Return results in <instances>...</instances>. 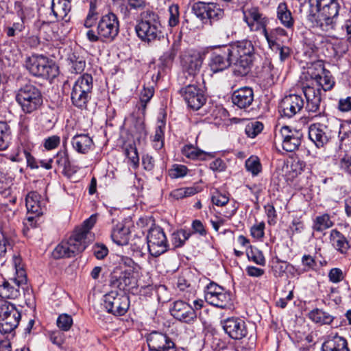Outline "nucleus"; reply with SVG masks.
<instances>
[{"instance_id":"1","label":"nucleus","mask_w":351,"mask_h":351,"mask_svg":"<svg viewBox=\"0 0 351 351\" xmlns=\"http://www.w3.org/2000/svg\"><path fill=\"white\" fill-rule=\"evenodd\" d=\"M234 66V73L238 76H245L251 69L254 47L248 40H243L226 45Z\"/></svg>"},{"instance_id":"2","label":"nucleus","mask_w":351,"mask_h":351,"mask_svg":"<svg viewBox=\"0 0 351 351\" xmlns=\"http://www.w3.org/2000/svg\"><path fill=\"white\" fill-rule=\"evenodd\" d=\"M138 37L143 42L150 43L165 38L164 28L158 14L150 10L140 14L135 26Z\"/></svg>"},{"instance_id":"3","label":"nucleus","mask_w":351,"mask_h":351,"mask_svg":"<svg viewBox=\"0 0 351 351\" xmlns=\"http://www.w3.org/2000/svg\"><path fill=\"white\" fill-rule=\"evenodd\" d=\"M119 26L117 16L112 12H108L101 16L98 21L97 33L90 29L86 32V37L90 42L93 43L112 42L119 34Z\"/></svg>"},{"instance_id":"4","label":"nucleus","mask_w":351,"mask_h":351,"mask_svg":"<svg viewBox=\"0 0 351 351\" xmlns=\"http://www.w3.org/2000/svg\"><path fill=\"white\" fill-rule=\"evenodd\" d=\"M25 67L32 75L44 79L53 80L59 73L55 62L43 55H32L27 58Z\"/></svg>"},{"instance_id":"5","label":"nucleus","mask_w":351,"mask_h":351,"mask_svg":"<svg viewBox=\"0 0 351 351\" xmlns=\"http://www.w3.org/2000/svg\"><path fill=\"white\" fill-rule=\"evenodd\" d=\"M16 101L25 114L38 110L43 101L40 90L31 84H27L18 90Z\"/></svg>"},{"instance_id":"6","label":"nucleus","mask_w":351,"mask_h":351,"mask_svg":"<svg viewBox=\"0 0 351 351\" xmlns=\"http://www.w3.org/2000/svg\"><path fill=\"white\" fill-rule=\"evenodd\" d=\"M205 300L211 305L220 308H228L232 306V294L213 282L206 287Z\"/></svg>"},{"instance_id":"7","label":"nucleus","mask_w":351,"mask_h":351,"mask_svg":"<svg viewBox=\"0 0 351 351\" xmlns=\"http://www.w3.org/2000/svg\"><path fill=\"white\" fill-rule=\"evenodd\" d=\"M21 315L15 306L5 302L0 307V331L7 334L12 332L19 325Z\"/></svg>"},{"instance_id":"8","label":"nucleus","mask_w":351,"mask_h":351,"mask_svg":"<svg viewBox=\"0 0 351 351\" xmlns=\"http://www.w3.org/2000/svg\"><path fill=\"white\" fill-rule=\"evenodd\" d=\"M147 248L149 254L158 257L168 250V243L163 230L160 227H153L147 235Z\"/></svg>"},{"instance_id":"9","label":"nucleus","mask_w":351,"mask_h":351,"mask_svg":"<svg viewBox=\"0 0 351 351\" xmlns=\"http://www.w3.org/2000/svg\"><path fill=\"white\" fill-rule=\"evenodd\" d=\"M104 305L107 311L114 315H123L129 308V297L117 291H110L104 295Z\"/></svg>"},{"instance_id":"10","label":"nucleus","mask_w":351,"mask_h":351,"mask_svg":"<svg viewBox=\"0 0 351 351\" xmlns=\"http://www.w3.org/2000/svg\"><path fill=\"white\" fill-rule=\"evenodd\" d=\"M86 247L73 234L67 241H62L53 250L54 258H70L82 252Z\"/></svg>"},{"instance_id":"11","label":"nucleus","mask_w":351,"mask_h":351,"mask_svg":"<svg viewBox=\"0 0 351 351\" xmlns=\"http://www.w3.org/2000/svg\"><path fill=\"white\" fill-rule=\"evenodd\" d=\"M243 21L247 23L251 32L262 33L267 29L268 18L265 16L258 7H251L243 10Z\"/></svg>"},{"instance_id":"12","label":"nucleus","mask_w":351,"mask_h":351,"mask_svg":"<svg viewBox=\"0 0 351 351\" xmlns=\"http://www.w3.org/2000/svg\"><path fill=\"white\" fill-rule=\"evenodd\" d=\"M282 141V146L284 150L292 152L297 150L302 142V134L300 130L291 129L285 125L280 128L279 133L276 134V138Z\"/></svg>"},{"instance_id":"13","label":"nucleus","mask_w":351,"mask_h":351,"mask_svg":"<svg viewBox=\"0 0 351 351\" xmlns=\"http://www.w3.org/2000/svg\"><path fill=\"white\" fill-rule=\"evenodd\" d=\"M25 202L28 214L34 215H29L26 219L32 227H34L35 224L33 222L35 217L42 215L46 210L45 201L39 193L36 191H31L27 195Z\"/></svg>"},{"instance_id":"14","label":"nucleus","mask_w":351,"mask_h":351,"mask_svg":"<svg viewBox=\"0 0 351 351\" xmlns=\"http://www.w3.org/2000/svg\"><path fill=\"white\" fill-rule=\"evenodd\" d=\"M221 323L226 334L232 339L241 340L247 335L246 324L239 317H228Z\"/></svg>"},{"instance_id":"15","label":"nucleus","mask_w":351,"mask_h":351,"mask_svg":"<svg viewBox=\"0 0 351 351\" xmlns=\"http://www.w3.org/2000/svg\"><path fill=\"white\" fill-rule=\"evenodd\" d=\"M147 342L150 351H176L173 340L162 332H152L147 337Z\"/></svg>"},{"instance_id":"16","label":"nucleus","mask_w":351,"mask_h":351,"mask_svg":"<svg viewBox=\"0 0 351 351\" xmlns=\"http://www.w3.org/2000/svg\"><path fill=\"white\" fill-rule=\"evenodd\" d=\"M180 93L188 106L193 110H199L206 102L203 91L196 85L189 84L181 88Z\"/></svg>"},{"instance_id":"17","label":"nucleus","mask_w":351,"mask_h":351,"mask_svg":"<svg viewBox=\"0 0 351 351\" xmlns=\"http://www.w3.org/2000/svg\"><path fill=\"white\" fill-rule=\"evenodd\" d=\"M304 104L302 96L295 94L287 95L280 102V112L282 117L291 118L301 111Z\"/></svg>"},{"instance_id":"18","label":"nucleus","mask_w":351,"mask_h":351,"mask_svg":"<svg viewBox=\"0 0 351 351\" xmlns=\"http://www.w3.org/2000/svg\"><path fill=\"white\" fill-rule=\"evenodd\" d=\"M171 313L176 319L188 324H193L197 317L195 310L182 300L174 302Z\"/></svg>"},{"instance_id":"19","label":"nucleus","mask_w":351,"mask_h":351,"mask_svg":"<svg viewBox=\"0 0 351 351\" xmlns=\"http://www.w3.org/2000/svg\"><path fill=\"white\" fill-rule=\"evenodd\" d=\"M231 64H233V62L226 45L223 46L219 51L213 52L211 54L209 66L213 73L222 71Z\"/></svg>"},{"instance_id":"20","label":"nucleus","mask_w":351,"mask_h":351,"mask_svg":"<svg viewBox=\"0 0 351 351\" xmlns=\"http://www.w3.org/2000/svg\"><path fill=\"white\" fill-rule=\"evenodd\" d=\"M303 93L306 99V110L309 114L315 113V116L320 114L319 108L322 101L321 88L313 86L303 88Z\"/></svg>"},{"instance_id":"21","label":"nucleus","mask_w":351,"mask_h":351,"mask_svg":"<svg viewBox=\"0 0 351 351\" xmlns=\"http://www.w3.org/2000/svg\"><path fill=\"white\" fill-rule=\"evenodd\" d=\"M308 137L317 147H320L331 138V132L325 125L314 123L309 127Z\"/></svg>"},{"instance_id":"22","label":"nucleus","mask_w":351,"mask_h":351,"mask_svg":"<svg viewBox=\"0 0 351 351\" xmlns=\"http://www.w3.org/2000/svg\"><path fill=\"white\" fill-rule=\"evenodd\" d=\"M97 221V215H92L86 219L82 227L77 228L73 235L86 247L94 239V235L90 232V229L94 226Z\"/></svg>"},{"instance_id":"23","label":"nucleus","mask_w":351,"mask_h":351,"mask_svg":"<svg viewBox=\"0 0 351 351\" xmlns=\"http://www.w3.org/2000/svg\"><path fill=\"white\" fill-rule=\"evenodd\" d=\"M254 101L253 89L244 86L234 90L232 95V101L234 105L241 109L249 107Z\"/></svg>"},{"instance_id":"24","label":"nucleus","mask_w":351,"mask_h":351,"mask_svg":"<svg viewBox=\"0 0 351 351\" xmlns=\"http://www.w3.org/2000/svg\"><path fill=\"white\" fill-rule=\"evenodd\" d=\"M72 0H52L51 11L58 21L68 23L70 16L68 15L71 10Z\"/></svg>"},{"instance_id":"25","label":"nucleus","mask_w":351,"mask_h":351,"mask_svg":"<svg viewBox=\"0 0 351 351\" xmlns=\"http://www.w3.org/2000/svg\"><path fill=\"white\" fill-rule=\"evenodd\" d=\"M182 64L189 75H195L202 66V58L198 53H187L182 58Z\"/></svg>"},{"instance_id":"26","label":"nucleus","mask_w":351,"mask_h":351,"mask_svg":"<svg viewBox=\"0 0 351 351\" xmlns=\"http://www.w3.org/2000/svg\"><path fill=\"white\" fill-rule=\"evenodd\" d=\"M53 160L59 167L62 168L63 174L67 177H71L78 170L77 166L71 163L66 151L58 152Z\"/></svg>"},{"instance_id":"27","label":"nucleus","mask_w":351,"mask_h":351,"mask_svg":"<svg viewBox=\"0 0 351 351\" xmlns=\"http://www.w3.org/2000/svg\"><path fill=\"white\" fill-rule=\"evenodd\" d=\"M12 261L16 270V277L11 280L12 282L18 287H22L23 290L28 289L26 273L23 268L21 257L18 255H14Z\"/></svg>"},{"instance_id":"28","label":"nucleus","mask_w":351,"mask_h":351,"mask_svg":"<svg viewBox=\"0 0 351 351\" xmlns=\"http://www.w3.org/2000/svg\"><path fill=\"white\" fill-rule=\"evenodd\" d=\"M322 351H350L347 340L339 335L328 337L322 344Z\"/></svg>"},{"instance_id":"29","label":"nucleus","mask_w":351,"mask_h":351,"mask_svg":"<svg viewBox=\"0 0 351 351\" xmlns=\"http://www.w3.org/2000/svg\"><path fill=\"white\" fill-rule=\"evenodd\" d=\"M73 149L80 154L88 153L93 146L92 138L86 134L75 135L71 140Z\"/></svg>"},{"instance_id":"30","label":"nucleus","mask_w":351,"mask_h":351,"mask_svg":"<svg viewBox=\"0 0 351 351\" xmlns=\"http://www.w3.org/2000/svg\"><path fill=\"white\" fill-rule=\"evenodd\" d=\"M131 276V270L125 269L121 271L117 268L111 274V284L120 289H124L130 283V278Z\"/></svg>"},{"instance_id":"31","label":"nucleus","mask_w":351,"mask_h":351,"mask_svg":"<svg viewBox=\"0 0 351 351\" xmlns=\"http://www.w3.org/2000/svg\"><path fill=\"white\" fill-rule=\"evenodd\" d=\"M310 20L315 23V25L319 27L322 30L328 32L333 29L335 25V21L327 15L323 14L322 12L317 10V13L310 16Z\"/></svg>"},{"instance_id":"32","label":"nucleus","mask_w":351,"mask_h":351,"mask_svg":"<svg viewBox=\"0 0 351 351\" xmlns=\"http://www.w3.org/2000/svg\"><path fill=\"white\" fill-rule=\"evenodd\" d=\"M330 238L335 250L342 254H347L348 249L351 247V245L342 233L337 230H332L330 232Z\"/></svg>"},{"instance_id":"33","label":"nucleus","mask_w":351,"mask_h":351,"mask_svg":"<svg viewBox=\"0 0 351 351\" xmlns=\"http://www.w3.org/2000/svg\"><path fill=\"white\" fill-rule=\"evenodd\" d=\"M92 97V93L71 89V99L72 104L77 108L86 109Z\"/></svg>"},{"instance_id":"34","label":"nucleus","mask_w":351,"mask_h":351,"mask_svg":"<svg viewBox=\"0 0 351 351\" xmlns=\"http://www.w3.org/2000/svg\"><path fill=\"white\" fill-rule=\"evenodd\" d=\"M277 18L285 27L290 29L293 27L294 19L285 2H281L278 4L277 8Z\"/></svg>"},{"instance_id":"35","label":"nucleus","mask_w":351,"mask_h":351,"mask_svg":"<svg viewBox=\"0 0 351 351\" xmlns=\"http://www.w3.org/2000/svg\"><path fill=\"white\" fill-rule=\"evenodd\" d=\"M129 229L123 224L119 223L112 229L111 238L118 245H127L129 241Z\"/></svg>"},{"instance_id":"36","label":"nucleus","mask_w":351,"mask_h":351,"mask_svg":"<svg viewBox=\"0 0 351 351\" xmlns=\"http://www.w3.org/2000/svg\"><path fill=\"white\" fill-rule=\"evenodd\" d=\"M314 81L316 85L320 87L324 91L330 90L335 86V82L330 71L322 69L321 74H317L314 77Z\"/></svg>"},{"instance_id":"37","label":"nucleus","mask_w":351,"mask_h":351,"mask_svg":"<svg viewBox=\"0 0 351 351\" xmlns=\"http://www.w3.org/2000/svg\"><path fill=\"white\" fill-rule=\"evenodd\" d=\"M182 154L188 158L192 160H206L214 157L213 153L205 152L193 147V145L184 146L182 149Z\"/></svg>"},{"instance_id":"38","label":"nucleus","mask_w":351,"mask_h":351,"mask_svg":"<svg viewBox=\"0 0 351 351\" xmlns=\"http://www.w3.org/2000/svg\"><path fill=\"white\" fill-rule=\"evenodd\" d=\"M308 317L315 323L324 324H330L335 319V317L328 312L322 309L315 308L308 313Z\"/></svg>"},{"instance_id":"39","label":"nucleus","mask_w":351,"mask_h":351,"mask_svg":"<svg viewBox=\"0 0 351 351\" xmlns=\"http://www.w3.org/2000/svg\"><path fill=\"white\" fill-rule=\"evenodd\" d=\"M93 79L90 74L84 73L80 76L73 85L72 89L93 93Z\"/></svg>"},{"instance_id":"40","label":"nucleus","mask_w":351,"mask_h":351,"mask_svg":"<svg viewBox=\"0 0 351 351\" xmlns=\"http://www.w3.org/2000/svg\"><path fill=\"white\" fill-rule=\"evenodd\" d=\"M11 285L8 281H4L0 285V297L4 299H16L20 295L19 289L22 287H18L14 282Z\"/></svg>"},{"instance_id":"41","label":"nucleus","mask_w":351,"mask_h":351,"mask_svg":"<svg viewBox=\"0 0 351 351\" xmlns=\"http://www.w3.org/2000/svg\"><path fill=\"white\" fill-rule=\"evenodd\" d=\"M328 3L322 2L320 6L317 5V10L322 12L323 14L327 15L335 21V18L339 14L340 5L337 0H328Z\"/></svg>"},{"instance_id":"42","label":"nucleus","mask_w":351,"mask_h":351,"mask_svg":"<svg viewBox=\"0 0 351 351\" xmlns=\"http://www.w3.org/2000/svg\"><path fill=\"white\" fill-rule=\"evenodd\" d=\"M12 250V242L10 239L1 231L0 234V267L3 266L6 261V254Z\"/></svg>"},{"instance_id":"43","label":"nucleus","mask_w":351,"mask_h":351,"mask_svg":"<svg viewBox=\"0 0 351 351\" xmlns=\"http://www.w3.org/2000/svg\"><path fill=\"white\" fill-rule=\"evenodd\" d=\"M332 226L333 222L330 220L329 215L323 214L316 217L313 225V229L317 232H322Z\"/></svg>"},{"instance_id":"44","label":"nucleus","mask_w":351,"mask_h":351,"mask_svg":"<svg viewBox=\"0 0 351 351\" xmlns=\"http://www.w3.org/2000/svg\"><path fill=\"white\" fill-rule=\"evenodd\" d=\"M11 131L5 121H0V150L6 149L10 143Z\"/></svg>"},{"instance_id":"45","label":"nucleus","mask_w":351,"mask_h":351,"mask_svg":"<svg viewBox=\"0 0 351 351\" xmlns=\"http://www.w3.org/2000/svg\"><path fill=\"white\" fill-rule=\"evenodd\" d=\"M21 153H23L25 157L28 167H29L31 169L38 168V165L35 158L32 156L27 149H23L21 151L19 150L15 156H12L10 158L11 160L14 162H21L23 160V158L21 156Z\"/></svg>"},{"instance_id":"46","label":"nucleus","mask_w":351,"mask_h":351,"mask_svg":"<svg viewBox=\"0 0 351 351\" xmlns=\"http://www.w3.org/2000/svg\"><path fill=\"white\" fill-rule=\"evenodd\" d=\"M191 233L187 230L181 229L172 234L171 242L175 247H180L184 245L186 241L191 237Z\"/></svg>"},{"instance_id":"47","label":"nucleus","mask_w":351,"mask_h":351,"mask_svg":"<svg viewBox=\"0 0 351 351\" xmlns=\"http://www.w3.org/2000/svg\"><path fill=\"white\" fill-rule=\"evenodd\" d=\"M69 60L71 64V69L75 73L82 72L86 66V62L82 57L73 53L70 55Z\"/></svg>"},{"instance_id":"48","label":"nucleus","mask_w":351,"mask_h":351,"mask_svg":"<svg viewBox=\"0 0 351 351\" xmlns=\"http://www.w3.org/2000/svg\"><path fill=\"white\" fill-rule=\"evenodd\" d=\"M208 3H206L204 2L198 1L193 5L192 11L197 17H198L202 21H204L208 18Z\"/></svg>"},{"instance_id":"49","label":"nucleus","mask_w":351,"mask_h":351,"mask_svg":"<svg viewBox=\"0 0 351 351\" xmlns=\"http://www.w3.org/2000/svg\"><path fill=\"white\" fill-rule=\"evenodd\" d=\"M263 129V124L260 121L248 123L245 128V132L250 138L256 137Z\"/></svg>"},{"instance_id":"50","label":"nucleus","mask_w":351,"mask_h":351,"mask_svg":"<svg viewBox=\"0 0 351 351\" xmlns=\"http://www.w3.org/2000/svg\"><path fill=\"white\" fill-rule=\"evenodd\" d=\"M208 18L210 20H218L222 18L223 15V10L215 3H208Z\"/></svg>"},{"instance_id":"51","label":"nucleus","mask_w":351,"mask_h":351,"mask_svg":"<svg viewBox=\"0 0 351 351\" xmlns=\"http://www.w3.org/2000/svg\"><path fill=\"white\" fill-rule=\"evenodd\" d=\"M14 10L20 17V21L28 17L32 12V10L27 5L23 4L21 1H16L14 3Z\"/></svg>"},{"instance_id":"52","label":"nucleus","mask_w":351,"mask_h":351,"mask_svg":"<svg viewBox=\"0 0 351 351\" xmlns=\"http://www.w3.org/2000/svg\"><path fill=\"white\" fill-rule=\"evenodd\" d=\"M169 18L168 24L170 27H176L180 21L179 6L177 4H172L169 7Z\"/></svg>"},{"instance_id":"53","label":"nucleus","mask_w":351,"mask_h":351,"mask_svg":"<svg viewBox=\"0 0 351 351\" xmlns=\"http://www.w3.org/2000/svg\"><path fill=\"white\" fill-rule=\"evenodd\" d=\"M125 154L134 166L136 167L138 165L139 157L134 144H128L125 146Z\"/></svg>"},{"instance_id":"54","label":"nucleus","mask_w":351,"mask_h":351,"mask_svg":"<svg viewBox=\"0 0 351 351\" xmlns=\"http://www.w3.org/2000/svg\"><path fill=\"white\" fill-rule=\"evenodd\" d=\"M72 324L73 319L71 316L67 314H62L58 317L57 326L62 330L68 331Z\"/></svg>"},{"instance_id":"55","label":"nucleus","mask_w":351,"mask_h":351,"mask_svg":"<svg viewBox=\"0 0 351 351\" xmlns=\"http://www.w3.org/2000/svg\"><path fill=\"white\" fill-rule=\"evenodd\" d=\"M247 256L249 260L254 261L259 265H265V258L263 253L258 249L251 248L250 252H247Z\"/></svg>"},{"instance_id":"56","label":"nucleus","mask_w":351,"mask_h":351,"mask_svg":"<svg viewBox=\"0 0 351 351\" xmlns=\"http://www.w3.org/2000/svg\"><path fill=\"white\" fill-rule=\"evenodd\" d=\"M97 20V12L95 10V5L90 3V10L84 21V26L86 28L92 27Z\"/></svg>"},{"instance_id":"57","label":"nucleus","mask_w":351,"mask_h":351,"mask_svg":"<svg viewBox=\"0 0 351 351\" xmlns=\"http://www.w3.org/2000/svg\"><path fill=\"white\" fill-rule=\"evenodd\" d=\"M154 93L153 88H144L141 92L140 102L141 108L144 112L146 109L147 104L150 101Z\"/></svg>"},{"instance_id":"58","label":"nucleus","mask_w":351,"mask_h":351,"mask_svg":"<svg viewBox=\"0 0 351 351\" xmlns=\"http://www.w3.org/2000/svg\"><path fill=\"white\" fill-rule=\"evenodd\" d=\"M305 166L306 164L302 160L298 157L293 158L290 162V171L297 176L304 171Z\"/></svg>"},{"instance_id":"59","label":"nucleus","mask_w":351,"mask_h":351,"mask_svg":"<svg viewBox=\"0 0 351 351\" xmlns=\"http://www.w3.org/2000/svg\"><path fill=\"white\" fill-rule=\"evenodd\" d=\"M24 29L23 21L14 23L12 25H8L4 28V32L7 36L12 37L16 36L18 33Z\"/></svg>"},{"instance_id":"60","label":"nucleus","mask_w":351,"mask_h":351,"mask_svg":"<svg viewBox=\"0 0 351 351\" xmlns=\"http://www.w3.org/2000/svg\"><path fill=\"white\" fill-rule=\"evenodd\" d=\"M265 38L267 40L269 47L272 49H278V46L280 44L278 43L279 37L274 34L271 30L268 32L267 29L263 32Z\"/></svg>"},{"instance_id":"61","label":"nucleus","mask_w":351,"mask_h":351,"mask_svg":"<svg viewBox=\"0 0 351 351\" xmlns=\"http://www.w3.org/2000/svg\"><path fill=\"white\" fill-rule=\"evenodd\" d=\"M246 169L251 172L254 176L257 175L261 171V164L257 158H250L245 161Z\"/></svg>"},{"instance_id":"62","label":"nucleus","mask_w":351,"mask_h":351,"mask_svg":"<svg viewBox=\"0 0 351 351\" xmlns=\"http://www.w3.org/2000/svg\"><path fill=\"white\" fill-rule=\"evenodd\" d=\"M232 34V28L228 23H223L219 26L216 31V36L221 39L228 40Z\"/></svg>"},{"instance_id":"63","label":"nucleus","mask_w":351,"mask_h":351,"mask_svg":"<svg viewBox=\"0 0 351 351\" xmlns=\"http://www.w3.org/2000/svg\"><path fill=\"white\" fill-rule=\"evenodd\" d=\"M188 169L182 165H174L169 170V176L172 178H178L186 175Z\"/></svg>"},{"instance_id":"64","label":"nucleus","mask_w":351,"mask_h":351,"mask_svg":"<svg viewBox=\"0 0 351 351\" xmlns=\"http://www.w3.org/2000/svg\"><path fill=\"white\" fill-rule=\"evenodd\" d=\"M338 136L341 141L351 137V121H346L340 125Z\"/></svg>"}]
</instances>
